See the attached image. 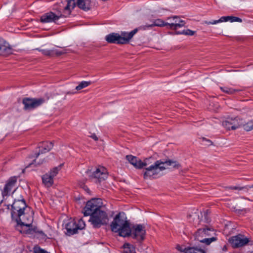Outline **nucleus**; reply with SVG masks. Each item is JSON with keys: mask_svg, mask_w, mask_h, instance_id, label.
Returning a JSON list of instances; mask_svg holds the SVG:
<instances>
[{"mask_svg": "<svg viewBox=\"0 0 253 253\" xmlns=\"http://www.w3.org/2000/svg\"><path fill=\"white\" fill-rule=\"evenodd\" d=\"M20 199L17 200L15 199L14 202L11 205L12 211L11 217L13 219L16 216L15 221L18 225L25 226L28 229L26 231V233L31 234L33 232L38 233L42 235V236L45 237L46 235L43 233L42 231L37 230V228H31L30 227V223H25L22 221L21 216L24 214V210L27 207L25 201L21 197Z\"/></svg>", "mask_w": 253, "mask_h": 253, "instance_id": "obj_1", "label": "nucleus"}, {"mask_svg": "<svg viewBox=\"0 0 253 253\" xmlns=\"http://www.w3.org/2000/svg\"><path fill=\"white\" fill-rule=\"evenodd\" d=\"M200 216H202L201 212H195L191 214H189L188 217L189 218L190 222H195L196 223L198 224L201 221Z\"/></svg>", "mask_w": 253, "mask_h": 253, "instance_id": "obj_23", "label": "nucleus"}, {"mask_svg": "<svg viewBox=\"0 0 253 253\" xmlns=\"http://www.w3.org/2000/svg\"><path fill=\"white\" fill-rule=\"evenodd\" d=\"M137 31V29H135L129 33L121 32L120 34L112 33L105 37V40L110 43L126 44L129 42Z\"/></svg>", "mask_w": 253, "mask_h": 253, "instance_id": "obj_4", "label": "nucleus"}, {"mask_svg": "<svg viewBox=\"0 0 253 253\" xmlns=\"http://www.w3.org/2000/svg\"><path fill=\"white\" fill-rule=\"evenodd\" d=\"M229 241L233 248H239L246 245L249 242V239L242 235H238L232 237Z\"/></svg>", "mask_w": 253, "mask_h": 253, "instance_id": "obj_13", "label": "nucleus"}, {"mask_svg": "<svg viewBox=\"0 0 253 253\" xmlns=\"http://www.w3.org/2000/svg\"><path fill=\"white\" fill-rule=\"evenodd\" d=\"M141 169L145 168L143 172V177L147 179L150 177H155L160 174V172L164 170V168L162 166V161L157 160L155 161L152 157L146 158L143 161L141 160Z\"/></svg>", "mask_w": 253, "mask_h": 253, "instance_id": "obj_2", "label": "nucleus"}, {"mask_svg": "<svg viewBox=\"0 0 253 253\" xmlns=\"http://www.w3.org/2000/svg\"><path fill=\"white\" fill-rule=\"evenodd\" d=\"M131 234L129 236L135 239L137 241L141 242L143 241L145 237L146 230L144 225L137 224L130 228Z\"/></svg>", "mask_w": 253, "mask_h": 253, "instance_id": "obj_8", "label": "nucleus"}, {"mask_svg": "<svg viewBox=\"0 0 253 253\" xmlns=\"http://www.w3.org/2000/svg\"><path fill=\"white\" fill-rule=\"evenodd\" d=\"M67 4L64 7L65 12H67V15H69L71 12V9H73L77 5L75 0H66Z\"/></svg>", "mask_w": 253, "mask_h": 253, "instance_id": "obj_25", "label": "nucleus"}, {"mask_svg": "<svg viewBox=\"0 0 253 253\" xmlns=\"http://www.w3.org/2000/svg\"><path fill=\"white\" fill-rule=\"evenodd\" d=\"M248 188H253V184L251 186H247Z\"/></svg>", "mask_w": 253, "mask_h": 253, "instance_id": "obj_42", "label": "nucleus"}, {"mask_svg": "<svg viewBox=\"0 0 253 253\" xmlns=\"http://www.w3.org/2000/svg\"><path fill=\"white\" fill-rule=\"evenodd\" d=\"M65 226L67 231V234L69 236L76 234L78 231L76 221L74 220H69V221L65 223Z\"/></svg>", "mask_w": 253, "mask_h": 253, "instance_id": "obj_16", "label": "nucleus"}, {"mask_svg": "<svg viewBox=\"0 0 253 253\" xmlns=\"http://www.w3.org/2000/svg\"><path fill=\"white\" fill-rule=\"evenodd\" d=\"M122 213H119L116 215L110 225L111 230L118 233L120 236L126 237L131 234L130 227L128 221L121 217Z\"/></svg>", "mask_w": 253, "mask_h": 253, "instance_id": "obj_3", "label": "nucleus"}, {"mask_svg": "<svg viewBox=\"0 0 253 253\" xmlns=\"http://www.w3.org/2000/svg\"><path fill=\"white\" fill-rule=\"evenodd\" d=\"M205 218H206V219L207 221V222H208V218H207V214H206V215H205Z\"/></svg>", "mask_w": 253, "mask_h": 253, "instance_id": "obj_43", "label": "nucleus"}, {"mask_svg": "<svg viewBox=\"0 0 253 253\" xmlns=\"http://www.w3.org/2000/svg\"><path fill=\"white\" fill-rule=\"evenodd\" d=\"M247 131H250L253 129V120L249 121L248 122L244 123L242 120V125L241 126Z\"/></svg>", "mask_w": 253, "mask_h": 253, "instance_id": "obj_27", "label": "nucleus"}, {"mask_svg": "<svg viewBox=\"0 0 253 253\" xmlns=\"http://www.w3.org/2000/svg\"><path fill=\"white\" fill-rule=\"evenodd\" d=\"M124 253H135V248L129 244H125L124 245Z\"/></svg>", "mask_w": 253, "mask_h": 253, "instance_id": "obj_30", "label": "nucleus"}, {"mask_svg": "<svg viewBox=\"0 0 253 253\" xmlns=\"http://www.w3.org/2000/svg\"><path fill=\"white\" fill-rule=\"evenodd\" d=\"M45 101L43 98H25L23 99L22 102L25 110H31L42 105Z\"/></svg>", "mask_w": 253, "mask_h": 253, "instance_id": "obj_9", "label": "nucleus"}, {"mask_svg": "<svg viewBox=\"0 0 253 253\" xmlns=\"http://www.w3.org/2000/svg\"><path fill=\"white\" fill-rule=\"evenodd\" d=\"M226 188L232 189V190H243L244 189H248V186H245V187H238V186H230L228 187H226Z\"/></svg>", "mask_w": 253, "mask_h": 253, "instance_id": "obj_37", "label": "nucleus"}, {"mask_svg": "<svg viewBox=\"0 0 253 253\" xmlns=\"http://www.w3.org/2000/svg\"><path fill=\"white\" fill-rule=\"evenodd\" d=\"M66 50V49H64L62 51H59L57 49H52V51H53V56L54 55L56 56H60L62 54H64L67 52Z\"/></svg>", "mask_w": 253, "mask_h": 253, "instance_id": "obj_36", "label": "nucleus"}, {"mask_svg": "<svg viewBox=\"0 0 253 253\" xmlns=\"http://www.w3.org/2000/svg\"><path fill=\"white\" fill-rule=\"evenodd\" d=\"M185 253H207L203 249L197 247H188L185 251Z\"/></svg>", "mask_w": 253, "mask_h": 253, "instance_id": "obj_28", "label": "nucleus"}, {"mask_svg": "<svg viewBox=\"0 0 253 253\" xmlns=\"http://www.w3.org/2000/svg\"><path fill=\"white\" fill-rule=\"evenodd\" d=\"M64 14H66V15H65V16H67V15H67V12H65V11H64Z\"/></svg>", "mask_w": 253, "mask_h": 253, "instance_id": "obj_44", "label": "nucleus"}, {"mask_svg": "<svg viewBox=\"0 0 253 253\" xmlns=\"http://www.w3.org/2000/svg\"><path fill=\"white\" fill-rule=\"evenodd\" d=\"M220 22H222V18L221 17L219 19L216 20H213L212 21H205V23L208 25L210 24H216Z\"/></svg>", "mask_w": 253, "mask_h": 253, "instance_id": "obj_38", "label": "nucleus"}, {"mask_svg": "<svg viewBox=\"0 0 253 253\" xmlns=\"http://www.w3.org/2000/svg\"><path fill=\"white\" fill-rule=\"evenodd\" d=\"M214 230L210 228H204L199 229L194 234L195 240L206 245H209L211 242L217 240V238L212 236L214 234Z\"/></svg>", "mask_w": 253, "mask_h": 253, "instance_id": "obj_5", "label": "nucleus"}, {"mask_svg": "<svg viewBox=\"0 0 253 253\" xmlns=\"http://www.w3.org/2000/svg\"><path fill=\"white\" fill-rule=\"evenodd\" d=\"M12 52L13 49L10 46L0 43V54L7 56L12 54Z\"/></svg>", "mask_w": 253, "mask_h": 253, "instance_id": "obj_22", "label": "nucleus"}, {"mask_svg": "<svg viewBox=\"0 0 253 253\" xmlns=\"http://www.w3.org/2000/svg\"><path fill=\"white\" fill-rule=\"evenodd\" d=\"M61 165H60L58 167H55L53 168L52 169H51L50 172L47 173L46 174H48L49 175H50V176H51V177L53 178V177L57 174L59 171L61 169Z\"/></svg>", "mask_w": 253, "mask_h": 253, "instance_id": "obj_31", "label": "nucleus"}, {"mask_svg": "<svg viewBox=\"0 0 253 253\" xmlns=\"http://www.w3.org/2000/svg\"><path fill=\"white\" fill-rule=\"evenodd\" d=\"M37 49L41 52L44 55L48 56H53V51H52V50L42 49L39 48H37Z\"/></svg>", "mask_w": 253, "mask_h": 253, "instance_id": "obj_34", "label": "nucleus"}, {"mask_svg": "<svg viewBox=\"0 0 253 253\" xmlns=\"http://www.w3.org/2000/svg\"><path fill=\"white\" fill-rule=\"evenodd\" d=\"M16 189H15L14 190V191L13 192L12 194H13V193H14V192H15Z\"/></svg>", "mask_w": 253, "mask_h": 253, "instance_id": "obj_45", "label": "nucleus"}, {"mask_svg": "<svg viewBox=\"0 0 253 253\" xmlns=\"http://www.w3.org/2000/svg\"><path fill=\"white\" fill-rule=\"evenodd\" d=\"M91 83V82L82 81L78 86H76V89L77 90H81L89 85Z\"/></svg>", "mask_w": 253, "mask_h": 253, "instance_id": "obj_32", "label": "nucleus"}, {"mask_svg": "<svg viewBox=\"0 0 253 253\" xmlns=\"http://www.w3.org/2000/svg\"><path fill=\"white\" fill-rule=\"evenodd\" d=\"M242 125V119L238 117L229 118L222 123L223 126L227 130H235Z\"/></svg>", "mask_w": 253, "mask_h": 253, "instance_id": "obj_11", "label": "nucleus"}, {"mask_svg": "<svg viewBox=\"0 0 253 253\" xmlns=\"http://www.w3.org/2000/svg\"><path fill=\"white\" fill-rule=\"evenodd\" d=\"M203 140H205L207 142V145H208V146L212 145V142L210 140L207 139L206 138H203Z\"/></svg>", "mask_w": 253, "mask_h": 253, "instance_id": "obj_40", "label": "nucleus"}, {"mask_svg": "<svg viewBox=\"0 0 253 253\" xmlns=\"http://www.w3.org/2000/svg\"><path fill=\"white\" fill-rule=\"evenodd\" d=\"M101 200L100 199H92L88 201L84 208V215H91L95 212H98L101 210Z\"/></svg>", "mask_w": 253, "mask_h": 253, "instance_id": "obj_7", "label": "nucleus"}, {"mask_svg": "<svg viewBox=\"0 0 253 253\" xmlns=\"http://www.w3.org/2000/svg\"><path fill=\"white\" fill-rule=\"evenodd\" d=\"M76 226L78 230H82L84 228L85 224L82 219H80L78 220V222H76Z\"/></svg>", "mask_w": 253, "mask_h": 253, "instance_id": "obj_35", "label": "nucleus"}, {"mask_svg": "<svg viewBox=\"0 0 253 253\" xmlns=\"http://www.w3.org/2000/svg\"><path fill=\"white\" fill-rule=\"evenodd\" d=\"M90 137H91L92 139H93L94 140L97 141L98 140V138L96 135L95 134L93 133L90 135Z\"/></svg>", "mask_w": 253, "mask_h": 253, "instance_id": "obj_41", "label": "nucleus"}, {"mask_svg": "<svg viewBox=\"0 0 253 253\" xmlns=\"http://www.w3.org/2000/svg\"><path fill=\"white\" fill-rule=\"evenodd\" d=\"M168 26L167 22L165 23L163 20L160 19H157L152 21L151 24H147L141 27V28L143 30H146L148 28H152L154 26L164 27Z\"/></svg>", "mask_w": 253, "mask_h": 253, "instance_id": "obj_18", "label": "nucleus"}, {"mask_svg": "<svg viewBox=\"0 0 253 253\" xmlns=\"http://www.w3.org/2000/svg\"><path fill=\"white\" fill-rule=\"evenodd\" d=\"M89 221L94 228H99L102 225L107 224L109 218L107 213L100 210L98 212H94L90 216Z\"/></svg>", "mask_w": 253, "mask_h": 253, "instance_id": "obj_6", "label": "nucleus"}, {"mask_svg": "<svg viewBox=\"0 0 253 253\" xmlns=\"http://www.w3.org/2000/svg\"><path fill=\"white\" fill-rule=\"evenodd\" d=\"M171 19H172V21H170L169 23L167 22L168 26H169L170 29L175 30L176 33V31H178L177 29L179 28L184 26L185 21L180 19L178 16H175L168 18L169 20H170Z\"/></svg>", "mask_w": 253, "mask_h": 253, "instance_id": "obj_14", "label": "nucleus"}, {"mask_svg": "<svg viewBox=\"0 0 253 253\" xmlns=\"http://www.w3.org/2000/svg\"><path fill=\"white\" fill-rule=\"evenodd\" d=\"M61 16H57L53 12H49L45 14L44 15H42L41 17V21L43 23H48V22H56V21L59 19V18Z\"/></svg>", "mask_w": 253, "mask_h": 253, "instance_id": "obj_17", "label": "nucleus"}, {"mask_svg": "<svg viewBox=\"0 0 253 253\" xmlns=\"http://www.w3.org/2000/svg\"><path fill=\"white\" fill-rule=\"evenodd\" d=\"M77 6L85 11L89 10L91 8L90 0H77Z\"/></svg>", "mask_w": 253, "mask_h": 253, "instance_id": "obj_19", "label": "nucleus"}, {"mask_svg": "<svg viewBox=\"0 0 253 253\" xmlns=\"http://www.w3.org/2000/svg\"><path fill=\"white\" fill-rule=\"evenodd\" d=\"M53 147V143L52 142H41L39 147L41 148L42 150L38 153L35 154L34 157L35 158L34 160V164L36 165H40L43 163V161H38L37 160L38 157L40 155V153L43 154L49 152Z\"/></svg>", "mask_w": 253, "mask_h": 253, "instance_id": "obj_12", "label": "nucleus"}, {"mask_svg": "<svg viewBox=\"0 0 253 253\" xmlns=\"http://www.w3.org/2000/svg\"><path fill=\"white\" fill-rule=\"evenodd\" d=\"M17 182V177L15 176L10 178L5 185L3 190L2 192L3 197L7 196L11 189L15 187Z\"/></svg>", "mask_w": 253, "mask_h": 253, "instance_id": "obj_15", "label": "nucleus"}, {"mask_svg": "<svg viewBox=\"0 0 253 253\" xmlns=\"http://www.w3.org/2000/svg\"><path fill=\"white\" fill-rule=\"evenodd\" d=\"M208 211H206V214H207Z\"/></svg>", "mask_w": 253, "mask_h": 253, "instance_id": "obj_46", "label": "nucleus"}, {"mask_svg": "<svg viewBox=\"0 0 253 253\" xmlns=\"http://www.w3.org/2000/svg\"><path fill=\"white\" fill-rule=\"evenodd\" d=\"M176 249L181 252H184L185 253V251L187 250V248H185L184 246H181L179 245H177L176 247Z\"/></svg>", "mask_w": 253, "mask_h": 253, "instance_id": "obj_39", "label": "nucleus"}, {"mask_svg": "<svg viewBox=\"0 0 253 253\" xmlns=\"http://www.w3.org/2000/svg\"><path fill=\"white\" fill-rule=\"evenodd\" d=\"M222 21L223 22H227L228 21H230L231 22H242V20L237 17L235 16H222Z\"/></svg>", "mask_w": 253, "mask_h": 253, "instance_id": "obj_26", "label": "nucleus"}, {"mask_svg": "<svg viewBox=\"0 0 253 253\" xmlns=\"http://www.w3.org/2000/svg\"><path fill=\"white\" fill-rule=\"evenodd\" d=\"M162 163L163 164H162L161 166L164 168V170L168 168V167H172L177 169L181 167L180 164L178 162L172 160H168L165 161H162Z\"/></svg>", "mask_w": 253, "mask_h": 253, "instance_id": "obj_21", "label": "nucleus"}, {"mask_svg": "<svg viewBox=\"0 0 253 253\" xmlns=\"http://www.w3.org/2000/svg\"><path fill=\"white\" fill-rule=\"evenodd\" d=\"M42 183L47 187L52 186L53 183V178L48 174L45 173L42 177Z\"/></svg>", "mask_w": 253, "mask_h": 253, "instance_id": "obj_24", "label": "nucleus"}, {"mask_svg": "<svg viewBox=\"0 0 253 253\" xmlns=\"http://www.w3.org/2000/svg\"><path fill=\"white\" fill-rule=\"evenodd\" d=\"M126 159L135 168L141 169V160L132 155H126Z\"/></svg>", "mask_w": 253, "mask_h": 253, "instance_id": "obj_20", "label": "nucleus"}, {"mask_svg": "<svg viewBox=\"0 0 253 253\" xmlns=\"http://www.w3.org/2000/svg\"><path fill=\"white\" fill-rule=\"evenodd\" d=\"M220 88L223 92L228 94H233L240 91V89H234L227 86L220 87Z\"/></svg>", "mask_w": 253, "mask_h": 253, "instance_id": "obj_29", "label": "nucleus"}, {"mask_svg": "<svg viewBox=\"0 0 253 253\" xmlns=\"http://www.w3.org/2000/svg\"><path fill=\"white\" fill-rule=\"evenodd\" d=\"M86 172L91 178L94 179L96 182H100L107 178L106 169L104 167L97 168L93 172L87 170Z\"/></svg>", "mask_w": 253, "mask_h": 253, "instance_id": "obj_10", "label": "nucleus"}, {"mask_svg": "<svg viewBox=\"0 0 253 253\" xmlns=\"http://www.w3.org/2000/svg\"><path fill=\"white\" fill-rule=\"evenodd\" d=\"M195 31H192L190 29L184 30L182 31H176L177 34H183L185 35L192 36L195 33Z\"/></svg>", "mask_w": 253, "mask_h": 253, "instance_id": "obj_33", "label": "nucleus"}]
</instances>
